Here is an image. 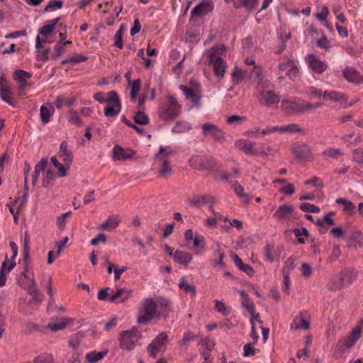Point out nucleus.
Instances as JSON below:
<instances>
[{
  "label": "nucleus",
  "instance_id": "1",
  "mask_svg": "<svg viewBox=\"0 0 363 363\" xmlns=\"http://www.w3.org/2000/svg\"><path fill=\"white\" fill-rule=\"evenodd\" d=\"M181 113V106L177 100L172 95L160 104L158 108L159 117L164 121H172Z\"/></svg>",
  "mask_w": 363,
  "mask_h": 363
},
{
  "label": "nucleus",
  "instance_id": "2",
  "mask_svg": "<svg viewBox=\"0 0 363 363\" xmlns=\"http://www.w3.org/2000/svg\"><path fill=\"white\" fill-rule=\"evenodd\" d=\"M174 153V151L168 147H160L159 152L155 157V162L159 164L157 172L158 177L165 179L172 174V167L169 157Z\"/></svg>",
  "mask_w": 363,
  "mask_h": 363
},
{
  "label": "nucleus",
  "instance_id": "3",
  "mask_svg": "<svg viewBox=\"0 0 363 363\" xmlns=\"http://www.w3.org/2000/svg\"><path fill=\"white\" fill-rule=\"evenodd\" d=\"M226 52V48L223 45L213 47L208 52L209 63L213 65V72L216 76L223 77L226 70V65L221 55Z\"/></svg>",
  "mask_w": 363,
  "mask_h": 363
},
{
  "label": "nucleus",
  "instance_id": "4",
  "mask_svg": "<svg viewBox=\"0 0 363 363\" xmlns=\"http://www.w3.org/2000/svg\"><path fill=\"white\" fill-rule=\"evenodd\" d=\"M157 304L156 300L152 298H145L142 304L138 317V323L146 324L155 317L157 318Z\"/></svg>",
  "mask_w": 363,
  "mask_h": 363
},
{
  "label": "nucleus",
  "instance_id": "5",
  "mask_svg": "<svg viewBox=\"0 0 363 363\" xmlns=\"http://www.w3.org/2000/svg\"><path fill=\"white\" fill-rule=\"evenodd\" d=\"M361 333L362 327L359 325L354 327L347 336L338 340L335 347V351H338L342 354L347 349L352 347L359 339Z\"/></svg>",
  "mask_w": 363,
  "mask_h": 363
},
{
  "label": "nucleus",
  "instance_id": "6",
  "mask_svg": "<svg viewBox=\"0 0 363 363\" xmlns=\"http://www.w3.org/2000/svg\"><path fill=\"white\" fill-rule=\"evenodd\" d=\"M138 338V331L135 328L123 331L121 333L119 337L120 347L122 350H130L135 347Z\"/></svg>",
  "mask_w": 363,
  "mask_h": 363
},
{
  "label": "nucleus",
  "instance_id": "7",
  "mask_svg": "<svg viewBox=\"0 0 363 363\" xmlns=\"http://www.w3.org/2000/svg\"><path fill=\"white\" fill-rule=\"evenodd\" d=\"M108 106L104 108V115L106 117L116 116L121 109L119 96L116 91H108Z\"/></svg>",
  "mask_w": 363,
  "mask_h": 363
},
{
  "label": "nucleus",
  "instance_id": "8",
  "mask_svg": "<svg viewBox=\"0 0 363 363\" xmlns=\"http://www.w3.org/2000/svg\"><path fill=\"white\" fill-rule=\"evenodd\" d=\"M310 107L309 105L305 104V101L302 100L290 101L282 100L281 103V108L289 114L301 113L306 112V107Z\"/></svg>",
  "mask_w": 363,
  "mask_h": 363
},
{
  "label": "nucleus",
  "instance_id": "9",
  "mask_svg": "<svg viewBox=\"0 0 363 363\" xmlns=\"http://www.w3.org/2000/svg\"><path fill=\"white\" fill-rule=\"evenodd\" d=\"M189 164L198 170H212L213 160L208 157L194 155L189 159Z\"/></svg>",
  "mask_w": 363,
  "mask_h": 363
},
{
  "label": "nucleus",
  "instance_id": "10",
  "mask_svg": "<svg viewBox=\"0 0 363 363\" xmlns=\"http://www.w3.org/2000/svg\"><path fill=\"white\" fill-rule=\"evenodd\" d=\"M202 130L204 135H211L217 143H223L226 140L225 133L214 124L203 123L202 125Z\"/></svg>",
  "mask_w": 363,
  "mask_h": 363
},
{
  "label": "nucleus",
  "instance_id": "11",
  "mask_svg": "<svg viewBox=\"0 0 363 363\" xmlns=\"http://www.w3.org/2000/svg\"><path fill=\"white\" fill-rule=\"evenodd\" d=\"M31 74L26 72L22 69L16 70L14 72L13 78L17 82L18 84V95L21 97H23L26 96V94L24 93V91L26 88L28 86V83L27 82V80L31 78Z\"/></svg>",
  "mask_w": 363,
  "mask_h": 363
},
{
  "label": "nucleus",
  "instance_id": "12",
  "mask_svg": "<svg viewBox=\"0 0 363 363\" xmlns=\"http://www.w3.org/2000/svg\"><path fill=\"white\" fill-rule=\"evenodd\" d=\"M259 95V101L261 104L267 106H272L278 104L280 96L272 90H261Z\"/></svg>",
  "mask_w": 363,
  "mask_h": 363
},
{
  "label": "nucleus",
  "instance_id": "13",
  "mask_svg": "<svg viewBox=\"0 0 363 363\" xmlns=\"http://www.w3.org/2000/svg\"><path fill=\"white\" fill-rule=\"evenodd\" d=\"M168 342V337L166 333H161L153 341L148 345L147 350L150 355L155 358L157 352Z\"/></svg>",
  "mask_w": 363,
  "mask_h": 363
},
{
  "label": "nucleus",
  "instance_id": "14",
  "mask_svg": "<svg viewBox=\"0 0 363 363\" xmlns=\"http://www.w3.org/2000/svg\"><path fill=\"white\" fill-rule=\"evenodd\" d=\"M249 77L252 82L257 83L258 90L268 88L270 85V82L268 80L263 79L262 69L259 67L255 65L252 70L250 71Z\"/></svg>",
  "mask_w": 363,
  "mask_h": 363
},
{
  "label": "nucleus",
  "instance_id": "15",
  "mask_svg": "<svg viewBox=\"0 0 363 363\" xmlns=\"http://www.w3.org/2000/svg\"><path fill=\"white\" fill-rule=\"evenodd\" d=\"M216 198L211 194L194 195L188 199V203L196 208H199L207 203H216Z\"/></svg>",
  "mask_w": 363,
  "mask_h": 363
},
{
  "label": "nucleus",
  "instance_id": "16",
  "mask_svg": "<svg viewBox=\"0 0 363 363\" xmlns=\"http://www.w3.org/2000/svg\"><path fill=\"white\" fill-rule=\"evenodd\" d=\"M157 304V318H166L172 311V303L169 299L159 296L155 298Z\"/></svg>",
  "mask_w": 363,
  "mask_h": 363
},
{
  "label": "nucleus",
  "instance_id": "17",
  "mask_svg": "<svg viewBox=\"0 0 363 363\" xmlns=\"http://www.w3.org/2000/svg\"><path fill=\"white\" fill-rule=\"evenodd\" d=\"M294 156L298 159H307L312 157V151L309 145L306 143L295 144L291 148Z\"/></svg>",
  "mask_w": 363,
  "mask_h": 363
},
{
  "label": "nucleus",
  "instance_id": "18",
  "mask_svg": "<svg viewBox=\"0 0 363 363\" xmlns=\"http://www.w3.org/2000/svg\"><path fill=\"white\" fill-rule=\"evenodd\" d=\"M133 291L127 288L118 289L116 291L108 298L111 303H124L132 295Z\"/></svg>",
  "mask_w": 363,
  "mask_h": 363
},
{
  "label": "nucleus",
  "instance_id": "19",
  "mask_svg": "<svg viewBox=\"0 0 363 363\" xmlns=\"http://www.w3.org/2000/svg\"><path fill=\"white\" fill-rule=\"evenodd\" d=\"M135 155V152L131 149H124L118 145H115L113 149V160H127L131 158Z\"/></svg>",
  "mask_w": 363,
  "mask_h": 363
},
{
  "label": "nucleus",
  "instance_id": "20",
  "mask_svg": "<svg viewBox=\"0 0 363 363\" xmlns=\"http://www.w3.org/2000/svg\"><path fill=\"white\" fill-rule=\"evenodd\" d=\"M307 60L310 67L315 73L322 74L328 67L326 63L318 60L313 54H308Z\"/></svg>",
  "mask_w": 363,
  "mask_h": 363
},
{
  "label": "nucleus",
  "instance_id": "21",
  "mask_svg": "<svg viewBox=\"0 0 363 363\" xmlns=\"http://www.w3.org/2000/svg\"><path fill=\"white\" fill-rule=\"evenodd\" d=\"M180 89L183 91L186 99L191 101L194 106L196 107L200 106L201 95L199 91L184 85H181Z\"/></svg>",
  "mask_w": 363,
  "mask_h": 363
},
{
  "label": "nucleus",
  "instance_id": "22",
  "mask_svg": "<svg viewBox=\"0 0 363 363\" xmlns=\"http://www.w3.org/2000/svg\"><path fill=\"white\" fill-rule=\"evenodd\" d=\"M254 143L247 140H238L235 142V147L242 151L247 155H257V152L254 149Z\"/></svg>",
  "mask_w": 363,
  "mask_h": 363
},
{
  "label": "nucleus",
  "instance_id": "23",
  "mask_svg": "<svg viewBox=\"0 0 363 363\" xmlns=\"http://www.w3.org/2000/svg\"><path fill=\"white\" fill-rule=\"evenodd\" d=\"M343 76L350 82L363 83V77L352 67H347L343 70Z\"/></svg>",
  "mask_w": 363,
  "mask_h": 363
},
{
  "label": "nucleus",
  "instance_id": "24",
  "mask_svg": "<svg viewBox=\"0 0 363 363\" xmlns=\"http://www.w3.org/2000/svg\"><path fill=\"white\" fill-rule=\"evenodd\" d=\"M8 256L6 255L4 261L2 262L0 269V287L5 285L6 281V272H10L16 266L15 262H11L8 264Z\"/></svg>",
  "mask_w": 363,
  "mask_h": 363
},
{
  "label": "nucleus",
  "instance_id": "25",
  "mask_svg": "<svg viewBox=\"0 0 363 363\" xmlns=\"http://www.w3.org/2000/svg\"><path fill=\"white\" fill-rule=\"evenodd\" d=\"M59 156L62 157L65 165L69 167L73 161V154L72 152L68 149V145L66 141L62 142L60 145Z\"/></svg>",
  "mask_w": 363,
  "mask_h": 363
},
{
  "label": "nucleus",
  "instance_id": "26",
  "mask_svg": "<svg viewBox=\"0 0 363 363\" xmlns=\"http://www.w3.org/2000/svg\"><path fill=\"white\" fill-rule=\"evenodd\" d=\"M73 320L67 317H61L56 319L55 323H50L48 328L52 331H58L65 329L68 325L72 324Z\"/></svg>",
  "mask_w": 363,
  "mask_h": 363
},
{
  "label": "nucleus",
  "instance_id": "27",
  "mask_svg": "<svg viewBox=\"0 0 363 363\" xmlns=\"http://www.w3.org/2000/svg\"><path fill=\"white\" fill-rule=\"evenodd\" d=\"M281 249H275L274 243L268 242L264 249V256L267 261L272 262L279 259Z\"/></svg>",
  "mask_w": 363,
  "mask_h": 363
},
{
  "label": "nucleus",
  "instance_id": "28",
  "mask_svg": "<svg viewBox=\"0 0 363 363\" xmlns=\"http://www.w3.org/2000/svg\"><path fill=\"white\" fill-rule=\"evenodd\" d=\"M347 246L351 248H357L363 246V236L360 231L352 232L348 237Z\"/></svg>",
  "mask_w": 363,
  "mask_h": 363
},
{
  "label": "nucleus",
  "instance_id": "29",
  "mask_svg": "<svg viewBox=\"0 0 363 363\" xmlns=\"http://www.w3.org/2000/svg\"><path fill=\"white\" fill-rule=\"evenodd\" d=\"M293 212L294 208L292 206L284 204L280 206L275 211L274 217L279 220H286L290 217Z\"/></svg>",
  "mask_w": 363,
  "mask_h": 363
},
{
  "label": "nucleus",
  "instance_id": "30",
  "mask_svg": "<svg viewBox=\"0 0 363 363\" xmlns=\"http://www.w3.org/2000/svg\"><path fill=\"white\" fill-rule=\"evenodd\" d=\"M172 257L177 263L187 266L191 262L193 257L189 252L176 250Z\"/></svg>",
  "mask_w": 363,
  "mask_h": 363
},
{
  "label": "nucleus",
  "instance_id": "31",
  "mask_svg": "<svg viewBox=\"0 0 363 363\" xmlns=\"http://www.w3.org/2000/svg\"><path fill=\"white\" fill-rule=\"evenodd\" d=\"M213 9L212 4L210 2L202 1L198 4L191 11V16H203L206 15Z\"/></svg>",
  "mask_w": 363,
  "mask_h": 363
},
{
  "label": "nucleus",
  "instance_id": "32",
  "mask_svg": "<svg viewBox=\"0 0 363 363\" xmlns=\"http://www.w3.org/2000/svg\"><path fill=\"white\" fill-rule=\"evenodd\" d=\"M357 272L354 269L343 270L340 274V278L345 285L351 284L357 278Z\"/></svg>",
  "mask_w": 363,
  "mask_h": 363
},
{
  "label": "nucleus",
  "instance_id": "33",
  "mask_svg": "<svg viewBox=\"0 0 363 363\" xmlns=\"http://www.w3.org/2000/svg\"><path fill=\"white\" fill-rule=\"evenodd\" d=\"M323 98L340 103H344L347 101V96L345 94L335 91H325L323 92Z\"/></svg>",
  "mask_w": 363,
  "mask_h": 363
},
{
  "label": "nucleus",
  "instance_id": "34",
  "mask_svg": "<svg viewBox=\"0 0 363 363\" xmlns=\"http://www.w3.org/2000/svg\"><path fill=\"white\" fill-rule=\"evenodd\" d=\"M235 8H245L248 11L257 8L258 0H232Z\"/></svg>",
  "mask_w": 363,
  "mask_h": 363
},
{
  "label": "nucleus",
  "instance_id": "35",
  "mask_svg": "<svg viewBox=\"0 0 363 363\" xmlns=\"http://www.w3.org/2000/svg\"><path fill=\"white\" fill-rule=\"evenodd\" d=\"M179 288L186 294H189L191 297H194L196 294V289L194 284H189L184 277L179 281Z\"/></svg>",
  "mask_w": 363,
  "mask_h": 363
},
{
  "label": "nucleus",
  "instance_id": "36",
  "mask_svg": "<svg viewBox=\"0 0 363 363\" xmlns=\"http://www.w3.org/2000/svg\"><path fill=\"white\" fill-rule=\"evenodd\" d=\"M301 318H296L294 319L291 328L293 330H308L310 328V322L302 318V313L300 314Z\"/></svg>",
  "mask_w": 363,
  "mask_h": 363
},
{
  "label": "nucleus",
  "instance_id": "37",
  "mask_svg": "<svg viewBox=\"0 0 363 363\" xmlns=\"http://www.w3.org/2000/svg\"><path fill=\"white\" fill-rule=\"evenodd\" d=\"M48 164V160L42 158L40 161L35 166L34 174L32 177V184L35 185L38 181L40 173L45 169V166Z\"/></svg>",
  "mask_w": 363,
  "mask_h": 363
},
{
  "label": "nucleus",
  "instance_id": "38",
  "mask_svg": "<svg viewBox=\"0 0 363 363\" xmlns=\"http://www.w3.org/2000/svg\"><path fill=\"white\" fill-rule=\"evenodd\" d=\"M279 131L281 133H302L305 135L306 133L303 128L300 127L299 125L296 123H291L287 125L279 127Z\"/></svg>",
  "mask_w": 363,
  "mask_h": 363
},
{
  "label": "nucleus",
  "instance_id": "39",
  "mask_svg": "<svg viewBox=\"0 0 363 363\" xmlns=\"http://www.w3.org/2000/svg\"><path fill=\"white\" fill-rule=\"evenodd\" d=\"M120 223V219L117 217L111 216H109L105 222H104L100 226V230H107L111 228H116Z\"/></svg>",
  "mask_w": 363,
  "mask_h": 363
},
{
  "label": "nucleus",
  "instance_id": "40",
  "mask_svg": "<svg viewBox=\"0 0 363 363\" xmlns=\"http://www.w3.org/2000/svg\"><path fill=\"white\" fill-rule=\"evenodd\" d=\"M84 335L82 333L79 332L71 336L69 340V345L75 352L77 351L79 345L81 344Z\"/></svg>",
  "mask_w": 363,
  "mask_h": 363
},
{
  "label": "nucleus",
  "instance_id": "41",
  "mask_svg": "<svg viewBox=\"0 0 363 363\" xmlns=\"http://www.w3.org/2000/svg\"><path fill=\"white\" fill-rule=\"evenodd\" d=\"M133 121L135 123L140 125H146L149 123L150 119L147 115L143 112L138 111L133 117Z\"/></svg>",
  "mask_w": 363,
  "mask_h": 363
},
{
  "label": "nucleus",
  "instance_id": "42",
  "mask_svg": "<svg viewBox=\"0 0 363 363\" xmlns=\"http://www.w3.org/2000/svg\"><path fill=\"white\" fill-rule=\"evenodd\" d=\"M106 354V352H91L86 354V359L88 363H95L102 359Z\"/></svg>",
  "mask_w": 363,
  "mask_h": 363
},
{
  "label": "nucleus",
  "instance_id": "43",
  "mask_svg": "<svg viewBox=\"0 0 363 363\" xmlns=\"http://www.w3.org/2000/svg\"><path fill=\"white\" fill-rule=\"evenodd\" d=\"M9 94H12L11 91V87L9 85V82L6 79L5 74H1L0 77V95L6 96Z\"/></svg>",
  "mask_w": 363,
  "mask_h": 363
},
{
  "label": "nucleus",
  "instance_id": "44",
  "mask_svg": "<svg viewBox=\"0 0 363 363\" xmlns=\"http://www.w3.org/2000/svg\"><path fill=\"white\" fill-rule=\"evenodd\" d=\"M239 293L242 297V307L247 311L250 310L252 312H253V308H255V305L253 303L250 302L248 294L244 290H240Z\"/></svg>",
  "mask_w": 363,
  "mask_h": 363
},
{
  "label": "nucleus",
  "instance_id": "45",
  "mask_svg": "<svg viewBox=\"0 0 363 363\" xmlns=\"http://www.w3.org/2000/svg\"><path fill=\"white\" fill-rule=\"evenodd\" d=\"M191 129V125L189 123L185 121H177L174 128L172 132L176 133H182L189 131Z\"/></svg>",
  "mask_w": 363,
  "mask_h": 363
},
{
  "label": "nucleus",
  "instance_id": "46",
  "mask_svg": "<svg viewBox=\"0 0 363 363\" xmlns=\"http://www.w3.org/2000/svg\"><path fill=\"white\" fill-rule=\"evenodd\" d=\"M245 74L246 72L242 71L238 67H235L232 73V80L233 84H238L245 78Z\"/></svg>",
  "mask_w": 363,
  "mask_h": 363
},
{
  "label": "nucleus",
  "instance_id": "47",
  "mask_svg": "<svg viewBox=\"0 0 363 363\" xmlns=\"http://www.w3.org/2000/svg\"><path fill=\"white\" fill-rule=\"evenodd\" d=\"M68 121L69 123L77 125H82V121H81L79 118V115L77 111L74 109H70L68 111Z\"/></svg>",
  "mask_w": 363,
  "mask_h": 363
},
{
  "label": "nucleus",
  "instance_id": "48",
  "mask_svg": "<svg viewBox=\"0 0 363 363\" xmlns=\"http://www.w3.org/2000/svg\"><path fill=\"white\" fill-rule=\"evenodd\" d=\"M141 87V81L140 79H137L134 80L131 84V90H130V99L132 101H135L137 95L140 90Z\"/></svg>",
  "mask_w": 363,
  "mask_h": 363
},
{
  "label": "nucleus",
  "instance_id": "49",
  "mask_svg": "<svg viewBox=\"0 0 363 363\" xmlns=\"http://www.w3.org/2000/svg\"><path fill=\"white\" fill-rule=\"evenodd\" d=\"M33 363H55V361L51 354L45 353L36 357Z\"/></svg>",
  "mask_w": 363,
  "mask_h": 363
},
{
  "label": "nucleus",
  "instance_id": "50",
  "mask_svg": "<svg viewBox=\"0 0 363 363\" xmlns=\"http://www.w3.org/2000/svg\"><path fill=\"white\" fill-rule=\"evenodd\" d=\"M232 188L234 189L236 194L243 199H247V202L249 201L250 196L245 193H244L243 187L239 184L237 182H234L232 183Z\"/></svg>",
  "mask_w": 363,
  "mask_h": 363
},
{
  "label": "nucleus",
  "instance_id": "51",
  "mask_svg": "<svg viewBox=\"0 0 363 363\" xmlns=\"http://www.w3.org/2000/svg\"><path fill=\"white\" fill-rule=\"evenodd\" d=\"M55 173L54 170L48 169L44 175L43 179V186L48 187L49 186L55 179Z\"/></svg>",
  "mask_w": 363,
  "mask_h": 363
},
{
  "label": "nucleus",
  "instance_id": "52",
  "mask_svg": "<svg viewBox=\"0 0 363 363\" xmlns=\"http://www.w3.org/2000/svg\"><path fill=\"white\" fill-rule=\"evenodd\" d=\"M123 31V26H121L120 28L116 31L115 34L114 45L119 49H122L123 46V41L122 39Z\"/></svg>",
  "mask_w": 363,
  "mask_h": 363
},
{
  "label": "nucleus",
  "instance_id": "53",
  "mask_svg": "<svg viewBox=\"0 0 363 363\" xmlns=\"http://www.w3.org/2000/svg\"><path fill=\"white\" fill-rule=\"evenodd\" d=\"M40 118L43 123H47L50 121V109L45 106H42L40 109Z\"/></svg>",
  "mask_w": 363,
  "mask_h": 363
},
{
  "label": "nucleus",
  "instance_id": "54",
  "mask_svg": "<svg viewBox=\"0 0 363 363\" xmlns=\"http://www.w3.org/2000/svg\"><path fill=\"white\" fill-rule=\"evenodd\" d=\"M300 209L305 212L318 213L320 209L318 206L308 203H303L299 206Z\"/></svg>",
  "mask_w": 363,
  "mask_h": 363
},
{
  "label": "nucleus",
  "instance_id": "55",
  "mask_svg": "<svg viewBox=\"0 0 363 363\" xmlns=\"http://www.w3.org/2000/svg\"><path fill=\"white\" fill-rule=\"evenodd\" d=\"M323 155L330 158H337L342 152L339 149L328 148L323 151Z\"/></svg>",
  "mask_w": 363,
  "mask_h": 363
},
{
  "label": "nucleus",
  "instance_id": "56",
  "mask_svg": "<svg viewBox=\"0 0 363 363\" xmlns=\"http://www.w3.org/2000/svg\"><path fill=\"white\" fill-rule=\"evenodd\" d=\"M88 60V57L86 56L82 55H76L75 56L68 59L62 61V64L65 63H72V64H77L82 62H85Z\"/></svg>",
  "mask_w": 363,
  "mask_h": 363
},
{
  "label": "nucleus",
  "instance_id": "57",
  "mask_svg": "<svg viewBox=\"0 0 363 363\" xmlns=\"http://www.w3.org/2000/svg\"><path fill=\"white\" fill-rule=\"evenodd\" d=\"M215 308L218 312L224 315H228L229 314V311L226 306V305L218 300L215 301Z\"/></svg>",
  "mask_w": 363,
  "mask_h": 363
},
{
  "label": "nucleus",
  "instance_id": "58",
  "mask_svg": "<svg viewBox=\"0 0 363 363\" xmlns=\"http://www.w3.org/2000/svg\"><path fill=\"white\" fill-rule=\"evenodd\" d=\"M336 203L338 204L343 205L344 211H351L353 209H354V208H355V206L353 203H352L351 201H347L345 199H342V198L337 199L336 200Z\"/></svg>",
  "mask_w": 363,
  "mask_h": 363
},
{
  "label": "nucleus",
  "instance_id": "59",
  "mask_svg": "<svg viewBox=\"0 0 363 363\" xmlns=\"http://www.w3.org/2000/svg\"><path fill=\"white\" fill-rule=\"evenodd\" d=\"M199 345L205 347L206 350L211 351L213 349L215 346V342L213 340H210V338L207 337L204 338H201L199 341Z\"/></svg>",
  "mask_w": 363,
  "mask_h": 363
},
{
  "label": "nucleus",
  "instance_id": "60",
  "mask_svg": "<svg viewBox=\"0 0 363 363\" xmlns=\"http://www.w3.org/2000/svg\"><path fill=\"white\" fill-rule=\"evenodd\" d=\"M63 2L61 0H52L49 1L47 6L45 7L44 11H48L50 9H61L62 7Z\"/></svg>",
  "mask_w": 363,
  "mask_h": 363
},
{
  "label": "nucleus",
  "instance_id": "61",
  "mask_svg": "<svg viewBox=\"0 0 363 363\" xmlns=\"http://www.w3.org/2000/svg\"><path fill=\"white\" fill-rule=\"evenodd\" d=\"M345 286V284L340 279L338 281L330 282L328 285V288L330 291H336L342 289Z\"/></svg>",
  "mask_w": 363,
  "mask_h": 363
},
{
  "label": "nucleus",
  "instance_id": "62",
  "mask_svg": "<svg viewBox=\"0 0 363 363\" xmlns=\"http://www.w3.org/2000/svg\"><path fill=\"white\" fill-rule=\"evenodd\" d=\"M213 177L216 180L228 182L230 179V174L223 170H220L214 173Z\"/></svg>",
  "mask_w": 363,
  "mask_h": 363
},
{
  "label": "nucleus",
  "instance_id": "63",
  "mask_svg": "<svg viewBox=\"0 0 363 363\" xmlns=\"http://www.w3.org/2000/svg\"><path fill=\"white\" fill-rule=\"evenodd\" d=\"M55 53L51 55L52 60H55L65 52V45H62L61 43H58L55 46Z\"/></svg>",
  "mask_w": 363,
  "mask_h": 363
},
{
  "label": "nucleus",
  "instance_id": "64",
  "mask_svg": "<svg viewBox=\"0 0 363 363\" xmlns=\"http://www.w3.org/2000/svg\"><path fill=\"white\" fill-rule=\"evenodd\" d=\"M353 160L356 162L363 164V149L358 148L354 150Z\"/></svg>",
  "mask_w": 363,
  "mask_h": 363
}]
</instances>
